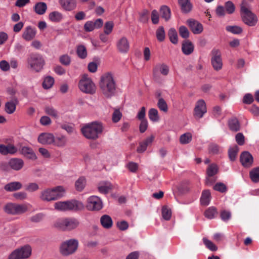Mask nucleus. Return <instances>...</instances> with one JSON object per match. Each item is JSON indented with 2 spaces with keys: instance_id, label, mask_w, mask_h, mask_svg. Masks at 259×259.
Segmentation results:
<instances>
[{
  "instance_id": "nucleus-1",
  "label": "nucleus",
  "mask_w": 259,
  "mask_h": 259,
  "mask_svg": "<svg viewBox=\"0 0 259 259\" xmlns=\"http://www.w3.org/2000/svg\"><path fill=\"white\" fill-rule=\"evenodd\" d=\"M100 87L102 94L107 98H110L115 95L116 83L111 73L107 72L101 77Z\"/></svg>"
},
{
  "instance_id": "nucleus-2",
  "label": "nucleus",
  "mask_w": 259,
  "mask_h": 259,
  "mask_svg": "<svg viewBox=\"0 0 259 259\" xmlns=\"http://www.w3.org/2000/svg\"><path fill=\"white\" fill-rule=\"evenodd\" d=\"M65 192V189L61 186L48 188L41 192L40 198L46 201L56 200L62 198Z\"/></svg>"
},
{
  "instance_id": "nucleus-3",
  "label": "nucleus",
  "mask_w": 259,
  "mask_h": 259,
  "mask_svg": "<svg viewBox=\"0 0 259 259\" xmlns=\"http://www.w3.org/2000/svg\"><path fill=\"white\" fill-rule=\"evenodd\" d=\"M103 130V126L101 123L93 122L84 126L81 128V132L87 139L96 140L98 138Z\"/></svg>"
},
{
  "instance_id": "nucleus-4",
  "label": "nucleus",
  "mask_w": 259,
  "mask_h": 259,
  "mask_svg": "<svg viewBox=\"0 0 259 259\" xmlns=\"http://www.w3.org/2000/svg\"><path fill=\"white\" fill-rule=\"evenodd\" d=\"M56 210L61 211L81 210L84 208V205L81 202L76 200L70 201H58L54 204Z\"/></svg>"
},
{
  "instance_id": "nucleus-5",
  "label": "nucleus",
  "mask_w": 259,
  "mask_h": 259,
  "mask_svg": "<svg viewBox=\"0 0 259 259\" xmlns=\"http://www.w3.org/2000/svg\"><path fill=\"white\" fill-rule=\"evenodd\" d=\"M28 68L35 72H39L43 69L45 61L39 54H31L27 59Z\"/></svg>"
},
{
  "instance_id": "nucleus-6",
  "label": "nucleus",
  "mask_w": 259,
  "mask_h": 259,
  "mask_svg": "<svg viewBox=\"0 0 259 259\" xmlns=\"http://www.w3.org/2000/svg\"><path fill=\"white\" fill-rule=\"evenodd\" d=\"M79 222L74 218H66L58 219L55 223L56 228L62 231H71L76 229Z\"/></svg>"
},
{
  "instance_id": "nucleus-7",
  "label": "nucleus",
  "mask_w": 259,
  "mask_h": 259,
  "mask_svg": "<svg viewBox=\"0 0 259 259\" xmlns=\"http://www.w3.org/2000/svg\"><path fill=\"white\" fill-rule=\"evenodd\" d=\"M78 88L83 93L93 95L95 93L96 87L92 79L84 74L78 82Z\"/></svg>"
},
{
  "instance_id": "nucleus-8",
  "label": "nucleus",
  "mask_w": 259,
  "mask_h": 259,
  "mask_svg": "<svg viewBox=\"0 0 259 259\" xmlns=\"http://www.w3.org/2000/svg\"><path fill=\"white\" fill-rule=\"evenodd\" d=\"M4 210L9 214L19 215L26 212L28 210V207L27 205L25 204H19L9 202L4 206Z\"/></svg>"
},
{
  "instance_id": "nucleus-9",
  "label": "nucleus",
  "mask_w": 259,
  "mask_h": 259,
  "mask_svg": "<svg viewBox=\"0 0 259 259\" xmlns=\"http://www.w3.org/2000/svg\"><path fill=\"white\" fill-rule=\"evenodd\" d=\"M241 14L242 21L245 24L254 26L257 23L258 19L256 15L243 5L241 6Z\"/></svg>"
},
{
  "instance_id": "nucleus-10",
  "label": "nucleus",
  "mask_w": 259,
  "mask_h": 259,
  "mask_svg": "<svg viewBox=\"0 0 259 259\" xmlns=\"http://www.w3.org/2000/svg\"><path fill=\"white\" fill-rule=\"evenodd\" d=\"M78 242L77 240L72 239L62 243L60 252L63 255H68L74 253L78 247Z\"/></svg>"
},
{
  "instance_id": "nucleus-11",
  "label": "nucleus",
  "mask_w": 259,
  "mask_h": 259,
  "mask_svg": "<svg viewBox=\"0 0 259 259\" xmlns=\"http://www.w3.org/2000/svg\"><path fill=\"white\" fill-rule=\"evenodd\" d=\"M211 63L213 69L216 71L221 70L223 62L221 51L219 49H213L211 52Z\"/></svg>"
},
{
  "instance_id": "nucleus-12",
  "label": "nucleus",
  "mask_w": 259,
  "mask_h": 259,
  "mask_svg": "<svg viewBox=\"0 0 259 259\" xmlns=\"http://www.w3.org/2000/svg\"><path fill=\"white\" fill-rule=\"evenodd\" d=\"M86 207L90 211H98L103 207L101 199L98 196H90L87 200Z\"/></svg>"
},
{
  "instance_id": "nucleus-13",
  "label": "nucleus",
  "mask_w": 259,
  "mask_h": 259,
  "mask_svg": "<svg viewBox=\"0 0 259 259\" xmlns=\"http://www.w3.org/2000/svg\"><path fill=\"white\" fill-rule=\"evenodd\" d=\"M207 109L206 104L203 100H198L194 110V116L196 118L200 119L203 117L204 114L206 113Z\"/></svg>"
},
{
  "instance_id": "nucleus-14",
  "label": "nucleus",
  "mask_w": 259,
  "mask_h": 259,
  "mask_svg": "<svg viewBox=\"0 0 259 259\" xmlns=\"http://www.w3.org/2000/svg\"><path fill=\"white\" fill-rule=\"evenodd\" d=\"M240 161L243 167L249 168L253 164V158L249 152L243 151L240 154Z\"/></svg>"
},
{
  "instance_id": "nucleus-15",
  "label": "nucleus",
  "mask_w": 259,
  "mask_h": 259,
  "mask_svg": "<svg viewBox=\"0 0 259 259\" xmlns=\"http://www.w3.org/2000/svg\"><path fill=\"white\" fill-rule=\"evenodd\" d=\"M116 48L121 53H126L130 49V42L125 36L120 38L116 42Z\"/></svg>"
},
{
  "instance_id": "nucleus-16",
  "label": "nucleus",
  "mask_w": 259,
  "mask_h": 259,
  "mask_svg": "<svg viewBox=\"0 0 259 259\" xmlns=\"http://www.w3.org/2000/svg\"><path fill=\"white\" fill-rule=\"evenodd\" d=\"M159 72L163 75H167L169 72L168 66L164 63L157 64L153 70V77L155 79H158L159 77Z\"/></svg>"
},
{
  "instance_id": "nucleus-17",
  "label": "nucleus",
  "mask_w": 259,
  "mask_h": 259,
  "mask_svg": "<svg viewBox=\"0 0 259 259\" xmlns=\"http://www.w3.org/2000/svg\"><path fill=\"white\" fill-rule=\"evenodd\" d=\"M187 24L194 34H200L203 30L202 25L194 19H190L187 20Z\"/></svg>"
},
{
  "instance_id": "nucleus-18",
  "label": "nucleus",
  "mask_w": 259,
  "mask_h": 259,
  "mask_svg": "<svg viewBox=\"0 0 259 259\" xmlns=\"http://www.w3.org/2000/svg\"><path fill=\"white\" fill-rule=\"evenodd\" d=\"M17 152V148L13 144H0V153L3 155H13Z\"/></svg>"
},
{
  "instance_id": "nucleus-19",
  "label": "nucleus",
  "mask_w": 259,
  "mask_h": 259,
  "mask_svg": "<svg viewBox=\"0 0 259 259\" xmlns=\"http://www.w3.org/2000/svg\"><path fill=\"white\" fill-rule=\"evenodd\" d=\"M54 141L53 134L48 133L40 134L38 137V141L43 145L51 144Z\"/></svg>"
},
{
  "instance_id": "nucleus-20",
  "label": "nucleus",
  "mask_w": 259,
  "mask_h": 259,
  "mask_svg": "<svg viewBox=\"0 0 259 259\" xmlns=\"http://www.w3.org/2000/svg\"><path fill=\"white\" fill-rule=\"evenodd\" d=\"M9 165L12 169L19 170L23 167L24 161L22 159L13 158L9 161Z\"/></svg>"
},
{
  "instance_id": "nucleus-21",
  "label": "nucleus",
  "mask_w": 259,
  "mask_h": 259,
  "mask_svg": "<svg viewBox=\"0 0 259 259\" xmlns=\"http://www.w3.org/2000/svg\"><path fill=\"white\" fill-rule=\"evenodd\" d=\"M154 140V137L151 136L147 138L143 141L139 143V146L137 148V151L138 153H143L146 151L148 146L151 144Z\"/></svg>"
},
{
  "instance_id": "nucleus-22",
  "label": "nucleus",
  "mask_w": 259,
  "mask_h": 259,
  "mask_svg": "<svg viewBox=\"0 0 259 259\" xmlns=\"http://www.w3.org/2000/svg\"><path fill=\"white\" fill-rule=\"evenodd\" d=\"M59 3L63 9L66 11H71L76 6L75 0H59Z\"/></svg>"
},
{
  "instance_id": "nucleus-23",
  "label": "nucleus",
  "mask_w": 259,
  "mask_h": 259,
  "mask_svg": "<svg viewBox=\"0 0 259 259\" xmlns=\"http://www.w3.org/2000/svg\"><path fill=\"white\" fill-rule=\"evenodd\" d=\"M35 29L31 26H27L23 33L22 37L26 41H30L35 37Z\"/></svg>"
},
{
  "instance_id": "nucleus-24",
  "label": "nucleus",
  "mask_w": 259,
  "mask_h": 259,
  "mask_svg": "<svg viewBox=\"0 0 259 259\" xmlns=\"http://www.w3.org/2000/svg\"><path fill=\"white\" fill-rule=\"evenodd\" d=\"M18 102L17 99H13L10 101L6 102L5 105L6 112L9 114L13 113L16 110Z\"/></svg>"
},
{
  "instance_id": "nucleus-25",
  "label": "nucleus",
  "mask_w": 259,
  "mask_h": 259,
  "mask_svg": "<svg viewBox=\"0 0 259 259\" xmlns=\"http://www.w3.org/2000/svg\"><path fill=\"white\" fill-rule=\"evenodd\" d=\"M178 3L183 13L186 14L191 11L193 5L190 0H178Z\"/></svg>"
},
{
  "instance_id": "nucleus-26",
  "label": "nucleus",
  "mask_w": 259,
  "mask_h": 259,
  "mask_svg": "<svg viewBox=\"0 0 259 259\" xmlns=\"http://www.w3.org/2000/svg\"><path fill=\"white\" fill-rule=\"evenodd\" d=\"M22 188V184L19 182H12L6 184L4 189L7 192L18 191Z\"/></svg>"
},
{
  "instance_id": "nucleus-27",
  "label": "nucleus",
  "mask_w": 259,
  "mask_h": 259,
  "mask_svg": "<svg viewBox=\"0 0 259 259\" xmlns=\"http://www.w3.org/2000/svg\"><path fill=\"white\" fill-rule=\"evenodd\" d=\"M17 250L20 252V255L22 257V259H26L28 258L31 254V248L28 245L18 248Z\"/></svg>"
},
{
  "instance_id": "nucleus-28",
  "label": "nucleus",
  "mask_w": 259,
  "mask_h": 259,
  "mask_svg": "<svg viewBox=\"0 0 259 259\" xmlns=\"http://www.w3.org/2000/svg\"><path fill=\"white\" fill-rule=\"evenodd\" d=\"M182 50L185 55H189L193 52L194 46L190 40H185L182 44Z\"/></svg>"
},
{
  "instance_id": "nucleus-29",
  "label": "nucleus",
  "mask_w": 259,
  "mask_h": 259,
  "mask_svg": "<svg viewBox=\"0 0 259 259\" xmlns=\"http://www.w3.org/2000/svg\"><path fill=\"white\" fill-rule=\"evenodd\" d=\"M211 193L209 190H204L202 191L200 198L201 205L204 206L208 205L211 200Z\"/></svg>"
},
{
  "instance_id": "nucleus-30",
  "label": "nucleus",
  "mask_w": 259,
  "mask_h": 259,
  "mask_svg": "<svg viewBox=\"0 0 259 259\" xmlns=\"http://www.w3.org/2000/svg\"><path fill=\"white\" fill-rule=\"evenodd\" d=\"M47 10V5L44 2L37 3L34 7V10L35 12L38 15H41L44 14Z\"/></svg>"
},
{
  "instance_id": "nucleus-31",
  "label": "nucleus",
  "mask_w": 259,
  "mask_h": 259,
  "mask_svg": "<svg viewBox=\"0 0 259 259\" xmlns=\"http://www.w3.org/2000/svg\"><path fill=\"white\" fill-rule=\"evenodd\" d=\"M100 222L102 226L106 229L110 228L113 225L111 218L107 214L103 215L100 219Z\"/></svg>"
},
{
  "instance_id": "nucleus-32",
  "label": "nucleus",
  "mask_w": 259,
  "mask_h": 259,
  "mask_svg": "<svg viewBox=\"0 0 259 259\" xmlns=\"http://www.w3.org/2000/svg\"><path fill=\"white\" fill-rule=\"evenodd\" d=\"M112 188V186L109 182H104L99 184L98 189L99 191L102 194L108 193Z\"/></svg>"
},
{
  "instance_id": "nucleus-33",
  "label": "nucleus",
  "mask_w": 259,
  "mask_h": 259,
  "mask_svg": "<svg viewBox=\"0 0 259 259\" xmlns=\"http://www.w3.org/2000/svg\"><path fill=\"white\" fill-rule=\"evenodd\" d=\"M21 153L25 156L31 159H36V156L33 150L28 147H23L21 149Z\"/></svg>"
},
{
  "instance_id": "nucleus-34",
  "label": "nucleus",
  "mask_w": 259,
  "mask_h": 259,
  "mask_svg": "<svg viewBox=\"0 0 259 259\" xmlns=\"http://www.w3.org/2000/svg\"><path fill=\"white\" fill-rule=\"evenodd\" d=\"M161 17L167 21L170 18L171 11L170 9L166 6H162L160 9Z\"/></svg>"
},
{
  "instance_id": "nucleus-35",
  "label": "nucleus",
  "mask_w": 259,
  "mask_h": 259,
  "mask_svg": "<svg viewBox=\"0 0 259 259\" xmlns=\"http://www.w3.org/2000/svg\"><path fill=\"white\" fill-rule=\"evenodd\" d=\"M67 141V138L64 136H59L56 137H54L53 143L58 147H64Z\"/></svg>"
},
{
  "instance_id": "nucleus-36",
  "label": "nucleus",
  "mask_w": 259,
  "mask_h": 259,
  "mask_svg": "<svg viewBox=\"0 0 259 259\" xmlns=\"http://www.w3.org/2000/svg\"><path fill=\"white\" fill-rule=\"evenodd\" d=\"M62 18V14L58 11L52 12L49 15V20L53 22H59Z\"/></svg>"
},
{
  "instance_id": "nucleus-37",
  "label": "nucleus",
  "mask_w": 259,
  "mask_h": 259,
  "mask_svg": "<svg viewBox=\"0 0 259 259\" xmlns=\"http://www.w3.org/2000/svg\"><path fill=\"white\" fill-rule=\"evenodd\" d=\"M249 177L253 182H259V166L252 168L249 171Z\"/></svg>"
},
{
  "instance_id": "nucleus-38",
  "label": "nucleus",
  "mask_w": 259,
  "mask_h": 259,
  "mask_svg": "<svg viewBox=\"0 0 259 259\" xmlns=\"http://www.w3.org/2000/svg\"><path fill=\"white\" fill-rule=\"evenodd\" d=\"M168 36L171 43L175 45L178 44V33L175 28H171L169 30L168 32Z\"/></svg>"
},
{
  "instance_id": "nucleus-39",
  "label": "nucleus",
  "mask_w": 259,
  "mask_h": 259,
  "mask_svg": "<svg viewBox=\"0 0 259 259\" xmlns=\"http://www.w3.org/2000/svg\"><path fill=\"white\" fill-rule=\"evenodd\" d=\"M218 213L217 209L215 207L211 206L208 208L204 212L205 217L208 219H213Z\"/></svg>"
},
{
  "instance_id": "nucleus-40",
  "label": "nucleus",
  "mask_w": 259,
  "mask_h": 259,
  "mask_svg": "<svg viewBox=\"0 0 259 259\" xmlns=\"http://www.w3.org/2000/svg\"><path fill=\"white\" fill-rule=\"evenodd\" d=\"M229 126L232 131L237 132L240 130V124L236 118H232L229 121Z\"/></svg>"
},
{
  "instance_id": "nucleus-41",
  "label": "nucleus",
  "mask_w": 259,
  "mask_h": 259,
  "mask_svg": "<svg viewBox=\"0 0 259 259\" xmlns=\"http://www.w3.org/2000/svg\"><path fill=\"white\" fill-rule=\"evenodd\" d=\"M148 117L153 122H157L159 120L158 110L155 108H151L148 111Z\"/></svg>"
},
{
  "instance_id": "nucleus-42",
  "label": "nucleus",
  "mask_w": 259,
  "mask_h": 259,
  "mask_svg": "<svg viewBox=\"0 0 259 259\" xmlns=\"http://www.w3.org/2000/svg\"><path fill=\"white\" fill-rule=\"evenodd\" d=\"M238 151L239 148L237 145H235L229 149L228 155L229 159L231 161H234L236 160V158Z\"/></svg>"
},
{
  "instance_id": "nucleus-43",
  "label": "nucleus",
  "mask_w": 259,
  "mask_h": 259,
  "mask_svg": "<svg viewBox=\"0 0 259 259\" xmlns=\"http://www.w3.org/2000/svg\"><path fill=\"white\" fill-rule=\"evenodd\" d=\"M218 172V167L214 163L209 165L206 170V174L208 177L214 176Z\"/></svg>"
},
{
  "instance_id": "nucleus-44",
  "label": "nucleus",
  "mask_w": 259,
  "mask_h": 259,
  "mask_svg": "<svg viewBox=\"0 0 259 259\" xmlns=\"http://www.w3.org/2000/svg\"><path fill=\"white\" fill-rule=\"evenodd\" d=\"M226 30L229 32H231L234 34H239L242 32V28L238 26L234 25L231 26L229 25L226 26Z\"/></svg>"
},
{
  "instance_id": "nucleus-45",
  "label": "nucleus",
  "mask_w": 259,
  "mask_h": 259,
  "mask_svg": "<svg viewBox=\"0 0 259 259\" xmlns=\"http://www.w3.org/2000/svg\"><path fill=\"white\" fill-rule=\"evenodd\" d=\"M85 179L83 177H80L75 182V186L76 190L81 191L85 187Z\"/></svg>"
},
{
  "instance_id": "nucleus-46",
  "label": "nucleus",
  "mask_w": 259,
  "mask_h": 259,
  "mask_svg": "<svg viewBox=\"0 0 259 259\" xmlns=\"http://www.w3.org/2000/svg\"><path fill=\"white\" fill-rule=\"evenodd\" d=\"M54 83V79L50 76H48L44 78L42 82V87L45 89L51 88Z\"/></svg>"
},
{
  "instance_id": "nucleus-47",
  "label": "nucleus",
  "mask_w": 259,
  "mask_h": 259,
  "mask_svg": "<svg viewBox=\"0 0 259 259\" xmlns=\"http://www.w3.org/2000/svg\"><path fill=\"white\" fill-rule=\"evenodd\" d=\"M46 113L54 118H58L59 117L58 111L52 106H46L45 108Z\"/></svg>"
},
{
  "instance_id": "nucleus-48",
  "label": "nucleus",
  "mask_w": 259,
  "mask_h": 259,
  "mask_svg": "<svg viewBox=\"0 0 259 259\" xmlns=\"http://www.w3.org/2000/svg\"><path fill=\"white\" fill-rule=\"evenodd\" d=\"M76 53L78 56L81 59H84L87 56V49L83 45H79L77 47Z\"/></svg>"
},
{
  "instance_id": "nucleus-49",
  "label": "nucleus",
  "mask_w": 259,
  "mask_h": 259,
  "mask_svg": "<svg viewBox=\"0 0 259 259\" xmlns=\"http://www.w3.org/2000/svg\"><path fill=\"white\" fill-rule=\"evenodd\" d=\"M162 218L166 221H168L170 219L171 217V211L166 206H164L162 208Z\"/></svg>"
},
{
  "instance_id": "nucleus-50",
  "label": "nucleus",
  "mask_w": 259,
  "mask_h": 259,
  "mask_svg": "<svg viewBox=\"0 0 259 259\" xmlns=\"http://www.w3.org/2000/svg\"><path fill=\"white\" fill-rule=\"evenodd\" d=\"M192 140V135L190 133L183 134L180 138V142L182 144H186L190 143Z\"/></svg>"
},
{
  "instance_id": "nucleus-51",
  "label": "nucleus",
  "mask_w": 259,
  "mask_h": 259,
  "mask_svg": "<svg viewBox=\"0 0 259 259\" xmlns=\"http://www.w3.org/2000/svg\"><path fill=\"white\" fill-rule=\"evenodd\" d=\"M156 35L159 41H163L165 39V31L163 27L160 26L156 31Z\"/></svg>"
},
{
  "instance_id": "nucleus-52",
  "label": "nucleus",
  "mask_w": 259,
  "mask_h": 259,
  "mask_svg": "<svg viewBox=\"0 0 259 259\" xmlns=\"http://www.w3.org/2000/svg\"><path fill=\"white\" fill-rule=\"evenodd\" d=\"M114 23L112 21H107L105 23L104 27V32L106 35L110 34L113 29Z\"/></svg>"
},
{
  "instance_id": "nucleus-53",
  "label": "nucleus",
  "mask_w": 259,
  "mask_h": 259,
  "mask_svg": "<svg viewBox=\"0 0 259 259\" xmlns=\"http://www.w3.org/2000/svg\"><path fill=\"white\" fill-rule=\"evenodd\" d=\"M157 106L161 111L164 112H167L168 111L167 105L165 100L162 98L158 99Z\"/></svg>"
},
{
  "instance_id": "nucleus-54",
  "label": "nucleus",
  "mask_w": 259,
  "mask_h": 259,
  "mask_svg": "<svg viewBox=\"0 0 259 259\" xmlns=\"http://www.w3.org/2000/svg\"><path fill=\"white\" fill-rule=\"evenodd\" d=\"M203 242L207 248L211 251H216L218 249L217 246L206 238H203Z\"/></svg>"
},
{
  "instance_id": "nucleus-55",
  "label": "nucleus",
  "mask_w": 259,
  "mask_h": 259,
  "mask_svg": "<svg viewBox=\"0 0 259 259\" xmlns=\"http://www.w3.org/2000/svg\"><path fill=\"white\" fill-rule=\"evenodd\" d=\"M213 189L221 193H225L227 190V186L223 183H217L213 187Z\"/></svg>"
},
{
  "instance_id": "nucleus-56",
  "label": "nucleus",
  "mask_w": 259,
  "mask_h": 259,
  "mask_svg": "<svg viewBox=\"0 0 259 259\" xmlns=\"http://www.w3.org/2000/svg\"><path fill=\"white\" fill-rule=\"evenodd\" d=\"M225 7L226 13L229 14H231L235 11V6L231 1L227 2L225 4Z\"/></svg>"
},
{
  "instance_id": "nucleus-57",
  "label": "nucleus",
  "mask_w": 259,
  "mask_h": 259,
  "mask_svg": "<svg viewBox=\"0 0 259 259\" xmlns=\"http://www.w3.org/2000/svg\"><path fill=\"white\" fill-rule=\"evenodd\" d=\"M179 32L180 35L184 38H187L189 36V31L187 28L185 26H181L179 29Z\"/></svg>"
},
{
  "instance_id": "nucleus-58",
  "label": "nucleus",
  "mask_w": 259,
  "mask_h": 259,
  "mask_svg": "<svg viewBox=\"0 0 259 259\" xmlns=\"http://www.w3.org/2000/svg\"><path fill=\"white\" fill-rule=\"evenodd\" d=\"M122 117V113L119 109H115L112 114V119L113 122L116 123L118 122Z\"/></svg>"
},
{
  "instance_id": "nucleus-59",
  "label": "nucleus",
  "mask_w": 259,
  "mask_h": 259,
  "mask_svg": "<svg viewBox=\"0 0 259 259\" xmlns=\"http://www.w3.org/2000/svg\"><path fill=\"white\" fill-rule=\"evenodd\" d=\"M60 62L65 66H68L70 64L71 62L70 57L67 55H63L60 57Z\"/></svg>"
},
{
  "instance_id": "nucleus-60",
  "label": "nucleus",
  "mask_w": 259,
  "mask_h": 259,
  "mask_svg": "<svg viewBox=\"0 0 259 259\" xmlns=\"http://www.w3.org/2000/svg\"><path fill=\"white\" fill-rule=\"evenodd\" d=\"M39 189L38 185L35 183H29L25 186V190L29 192H34Z\"/></svg>"
},
{
  "instance_id": "nucleus-61",
  "label": "nucleus",
  "mask_w": 259,
  "mask_h": 259,
  "mask_svg": "<svg viewBox=\"0 0 259 259\" xmlns=\"http://www.w3.org/2000/svg\"><path fill=\"white\" fill-rule=\"evenodd\" d=\"M149 11L147 10H144L140 16V21L143 23H146L149 19Z\"/></svg>"
},
{
  "instance_id": "nucleus-62",
  "label": "nucleus",
  "mask_w": 259,
  "mask_h": 259,
  "mask_svg": "<svg viewBox=\"0 0 259 259\" xmlns=\"http://www.w3.org/2000/svg\"><path fill=\"white\" fill-rule=\"evenodd\" d=\"M159 16L158 12L156 10H153L151 12V21L153 24H157L159 22Z\"/></svg>"
},
{
  "instance_id": "nucleus-63",
  "label": "nucleus",
  "mask_w": 259,
  "mask_h": 259,
  "mask_svg": "<svg viewBox=\"0 0 259 259\" xmlns=\"http://www.w3.org/2000/svg\"><path fill=\"white\" fill-rule=\"evenodd\" d=\"M95 29L93 21H88L84 24V29L86 32L92 31Z\"/></svg>"
},
{
  "instance_id": "nucleus-64",
  "label": "nucleus",
  "mask_w": 259,
  "mask_h": 259,
  "mask_svg": "<svg viewBox=\"0 0 259 259\" xmlns=\"http://www.w3.org/2000/svg\"><path fill=\"white\" fill-rule=\"evenodd\" d=\"M8 259H22L20 252L16 249L9 255Z\"/></svg>"
}]
</instances>
